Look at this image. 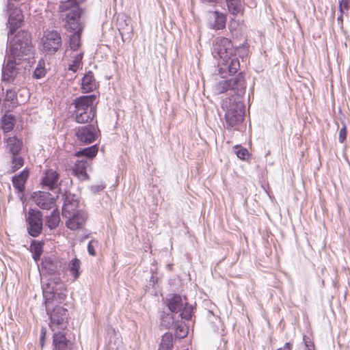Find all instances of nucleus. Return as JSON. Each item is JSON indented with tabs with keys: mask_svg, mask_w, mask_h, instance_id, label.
Wrapping results in <instances>:
<instances>
[{
	"mask_svg": "<svg viewBox=\"0 0 350 350\" xmlns=\"http://www.w3.org/2000/svg\"><path fill=\"white\" fill-rule=\"evenodd\" d=\"M10 45L2 68L1 81L12 83L16 79L21 81L31 68L30 55L33 45L31 34L20 31L14 38L9 37Z\"/></svg>",
	"mask_w": 350,
	"mask_h": 350,
	"instance_id": "nucleus-1",
	"label": "nucleus"
},
{
	"mask_svg": "<svg viewBox=\"0 0 350 350\" xmlns=\"http://www.w3.org/2000/svg\"><path fill=\"white\" fill-rule=\"evenodd\" d=\"M42 292L46 311L50 317L49 326L53 332L56 326L64 327L68 311L63 307L56 305L64 301L66 297L67 291L64 284L59 277L55 276L49 278L43 285Z\"/></svg>",
	"mask_w": 350,
	"mask_h": 350,
	"instance_id": "nucleus-2",
	"label": "nucleus"
},
{
	"mask_svg": "<svg viewBox=\"0 0 350 350\" xmlns=\"http://www.w3.org/2000/svg\"><path fill=\"white\" fill-rule=\"evenodd\" d=\"M98 103L96 94L81 96L75 99L73 116L78 123H86L92 120L96 114V108Z\"/></svg>",
	"mask_w": 350,
	"mask_h": 350,
	"instance_id": "nucleus-3",
	"label": "nucleus"
},
{
	"mask_svg": "<svg viewBox=\"0 0 350 350\" xmlns=\"http://www.w3.org/2000/svg\"><path fill=\"white\" fill-rule=\"evenodd\" d=\"M222 108L226 111L225 119L228 129L239 131V124L243 120L245 107L237 98L232 97L223 101Z\"/></svg>",
	"mask_w": 350,
	"mask_h": 350,
	"instance_id": "nucleus-4",
	"label": "nucleus"
},
{
	"mask_svg": "<svg viewBox=\"0 0 350 350\" xmlns=\"http://www.w3.org/2000/svg\"><path fill=\"white\" fill-rule=\"evenodd\" d=\"M230 40L224 37H217L213 41V54L223 61L236 55L237 50Z\"/></svg>",
	"mask_w": 350,
	"mask_h": 350,
	"instance_id": "nucleus-5",
	"label": "nucleus"
},
{
	"mask_svg": "<svg viewBox=\"0 0 350 350\" xmlns=\"http://www.w3.org/2000/svg\"><path fill=\"white\" fill-rule=\"evenodd\" d=\"M42 48L49 55L55 54L62 45L60 34L56 31L46 33L42 38Z\"/></svg>",
	"mask_w": 350,
	"mask_h": 350,
	"instance_id": "nucleus-6",
	"label": "nucleus"
},
{
	"mask_svg": "<svg viewBox=\"0 0 350 350\" xmlns=\"http://www.w3.org/2000/svg\"><path fill=\"white\" fill-rule=\"evenodd\" d=\"M42 214L39 211L31 209L28 213L27 230L29 234L33 237H38L42 229Z\"/></svg>",
	"mask_w": 350,
	"mask_h": 350,
	"instance_id": "nucleus-7",
	"label": "nucleus"
},
{
	"mask_svg": "<svg viewBox=\"0 0 350 350\" xmlns=\"http://www.w3.org/2000/svg\"><path fill=\"white\" fill-rule=\"evenodd\" d=\"M12 1H8V21L9 27L8 37L14 34L16 30L20 27L23 22V16L21 10L18 8H13Z\"/></svg>",
	"mask_w": 350,
	"mask_h": 350,
	"instance_id": "nucleus-8",
	"label": "nucleus"
},
{
	"mask_svg": "<svg viewBox=\"0 0 350 350\" xmlns=\"http://www.w3.org/2000/svg\"><path fill=\"white\" fill-rule=\"evenodd\" d=\"M79 207L78 198L73 194H66L62 206L63 217H70L73 216V214H76V213L84 212Z\"/></svg>",
	"mask_w": 350,
	"mask_h": 350,
	"instance_id": "nucleus-9",
	"label": "nucleus"
},
{
	"mask_svg": "<svg viewBox=\"0 0 350 350\" xmlns=\"http://www.w3.org/2000/svg\"><path fill=\"white\" fill-rule=\"evenodd\" d=\"M207 26L210 29L222 30L226 27V15L218 11H209L206 14Z\"/></svg>",
	"mask_w": 350,
	"mask_h": 350,
	"instance_id": "nucleus-10",
	"label": "nucleus"
},
{
	"mask_svg": "<svg viewBox=\"0 0 350 350\" xmlns=\"http://www.w3.org/2000/svg\"><path fill=\"white\" fill-rule=\"evenodd\" d=\"M32 198L36 204L42 209L49 210L53 207L55 198L49 192H34Z\"/></svg>",
	"mask_w": 350,
	"mask_h": 350,
	"instance_id": "nucleus-11",
	"label": "nucleus"
},
{
	"mask_svg": "<svg viewBox=\"0 0 350 350\" xmlns=\"http://www.w3.org/2000/svg\"><path fill=\"white\" fill-rule=\"evenodd\" d=\"M165 304L171 312L178 313L182 310L183 306L187 304V299L179 295L172 294L165 298Z\"/></svg>",
	"mask_w": 350,
	"mask_h": 350,
	"instance_id": "nucleus-12",
	"label": "nucleus"
},
{
	"mask_svg": "<svg viewBox=\"0 0 350 350\" xmlns=\"http://www.w3.org/2000/svg\"><path fill=\"white\" fill-rule=\"evenodd\" d=\"M66 220V226L72 230H79L83 227L87 219V215L85 212L76 213L70 217H64Z\"/></svg>",
	"mask_w": 350,
	"mask_h": 350,
	"instance_id": "nucleus-13",
	"label": "nucleus"
},
{
	"mask_svg": "<svg viewBox=\"0 0 350 350\" xmlns=\"http://www.w3.org/2000/svg\"><path fill=\"white\" fill-rule=\"evenodd\" d=\"M59 175L52 169L46 170L42 178V185L43 187L50 190L55 189L59 185Z\"/></svg>",
	"mask_w": 350,
	"mask_h": 350,
	"instance_id": "nucleus-14",
	"label": "nucleus"
},
{
	"mask_svg": "<svg viewBox=\"0 0 350 350\" xmlns=\"http://www.w3.org/2000/svg\"><path fill=\"white\" fill-rule=\"evenodd\" d=\"M70 7L72 8L66 15L65 23L79 21L80 18V12L78 6L76 5V0H68L62 5V10H67Z\"/></svg>",
	"mask_w": 350,
	"mask_h": 350,
	"instance_id": "nucleus-15",
	"label": "nucleus"
},
{
	"mask_svg": "<svg viewBox=\"0 0 350 350\" xmlns=\"http://www.w3.org/2000/svg\"><path fill=\"white\" fill-rule=\"evenodd\" d=\"M98 86L94 74L92 71H88L81 80V89L83 93H88L95 90Z\"/></svg>",
	"mask_w": 350,
	"mask_h": 350,
	"instance_id": "nucleus-16",
	"label": "nucleus"
},
{
	"mask_svg": "<svg viewBox=\"0 0 350 350\" xmlns=\"http://www.w3.org/2000/svg\"><path fill=\"white\" fill-rule=\"evenodd\" d=\"M90 163L86 159L77 160L73 168L74 174L80 180H88L89 176L86 172Z\"/></svg>",
	"mask_w": 350,
	"mask_h": 350,
	"instance_id": "nucleus-17",
	"label": "nucleus"
},
{
	"mask_svg": "<svg viewBox=\"0 0 350 350\" xmlns=\"http://www.w3.org/2000/svg\"><path fill=\"white\" fill-rule=\"evenodd\" d=\"M54 350H70L71 342L64 334L59 332L53 334Z\"/></svg>",
	"mask_w": 350,
	"mask_h": 350,
	"instance_id": "nucleus-18",
	"label": "nucleus"
},
{
	"mask_svg": "<svg viewBox=\"0 0 350 350\" xmlns=\"http://www.w3.org/2000/svg\"><path fill=\"white\" fill-rule=\"evenodd\" d=\"M6 150L12 154H19L23 147V142L16 135L8 137L5 139Z\"/></svg>",
	"mask_w": 350,
	"mask_h": 350,
	"instance_id": "nucleus-19",
	"label": "nucleus"
},
{
	"mask_svg": "<svg viewBox=\"0 0 350 350\" xmlns=\"http://www.w3.org/2000/svg\"><path fill=\"white\" fill-rule=\"evenodd\" d=\"M29 177V171L27 170L21 172L18 175L12 178V184L14 187L19 192L23 193L25 190V185Z\"/></svg>",
	"mask_w": 350,
	"mask_h": 350,
	"instance_id": "nucleus-20",
	"label": "nucleus"
},
{
	"mask_svg": "<svg viewBox=\"0 0 350 350\" xmlns=\"http://www.w3.org/2000/svg\"><path fill=\"white\" fill-rule=\"evenodd\" d=\"M228 81L230 90H232L237 94L242 93L245 88L244 79L240 75Z\"/></svg>",
	"mask_w": 350,
	"mask_h": 350,
	"instance_id": "nucleus-21",
	"label": "nucleus"
},
{
	"mask_svg": "<svg viewBox=\"0 0 350 350\" xmlns=\"http://www.w3.org/2000/svg\"><path fill=\"white\" fill-rule=\"evenodd\" d=\"M81 261L77 258H72L68 263V270L75 280L77 279L80 275Z\"/></svg>",
	"mask_w": 350,
	"mask_h": 350,
	"instance_id": "nucleus-22",
	"label": "nucleus"
},
{
	"mask_svg": "<svg viewBox=\"0 0 350 350\" xmlns=\"http://www.w3.org/2000/svg\"><path fill=\"white\" fill-rule=\"evenodd\" d=\"M60 221L59 213L57 209L53 210L51 215L46 219V225L50 229L55 228Z\"/></svg>",
	"mask_w": 350,
	"mask_h": 350,
	"instance_id": "nucleus-23",
	"label": "nucleus"
},
{
	"mask_svg": "<svg viewBox=\"0 0 350 350\" xmlns=\"http://www.w3.org/2000/svg\"><path fill=\"white\" fill-rule=\"evenodd\" d=\"M14 124L15 118L12 114L4 115L1 120V128L4 131L12 130Z\"/></svg>",
	"mask_w": 350,
	"mask_h": 350,
	"instance_id": "nucleus-24",
	"label": "nucleus"
},
{
	"mask_svg": "<svg viewBox=\"0 0 350 350\" xmlns=\"http://www.w3.org/2000/svg\"><path fill=\"white\" fill-rule=\"evenodd\" d=\"M98 152V148L96 145L92 146L88 148H83L82 150L78 151L75 155L77 157L83 156L87 158L92 159L96 155Z\"/></svg>",
	"mask_w": 350,
	"mask_h": 350,
	"instance_id": "nucleus-25",
	"label": "nucleus"
},
{
	"mask_svg": "<svg viewBox=\"0 0 350 350\" xmlns=\"http://www.w3.org/2000/svg\"><path fill=\"white\" fill-rule=\"evenodd\" d=\"M228 66L230 75H234L238 72L240 68L239 61L237 57H230L229 59L224 61Z\"/></svg>",
	"mask_w": 350,
	"mask_h": 350,
	"instance_id": "nucleus-26",
	"label": "nucleus"
},
{
	"mask_svg": "<svg viewBox=\"0 0 350 350\" xmlns=\"http://www.w3.org/2000/svg\"><path fill=\"white\" fill-rule=\"evenodd\" d=\"M98 133H76L78 139L85 144H90L98 137Z\"/></svg>",
	"mask_w": 350,
	"mask_h": 350,
	"instance_id": "nucleus-27",
	"label": "nucleus"
},
{
	"mask_svg": "<svg viewBox=\"0 0 350 350\" xmlns=\"http://www.w3.org/2000/svg\"><path fill=\"white\" fill-rule=\"evenodd\" d=\"M172 335L166 333L162 337L159 350H172Z\"/></svg>",
	"mask_w": 350,
	"mask_h": 350,
	"instance_id": "nucleus-28",
	"label": "nucleus"
},
{
	"mask_svg": "<svg viewBox=\"0 0 350 350\" xmlns=\"http://www.w3.org/2000/svg\"><path fill=\"white\" fill-rule=\"evenodd\" d=\"M11 163V173H13L23 165L24 159L19 154H12Z\"/></svg>",
	"mask_w": 350,
	"mask_h": 350,
	"instance_id": "nucleus-29",
	"label": "nucleus"
},
{
	"mask_svg": "<svg viewBox=\"0 0 350 350\" xmlns=\"http://www.w3.org/2000/svg\"><path fill=\"white\" fill-rule=\"evenodd\" d=\"M83 53L81 52L76 55L73 56L72 63L69 64L68 70L76 72L78 69L82 66V58Z\"/></svg>",
	"mask_w": 350,
	"mask_h": 350,
	"instance_id": "nucleus-30",
	"label": "nucleus"
},
{
	"mask_svg": "<svg viewBox=\"0 0 350 350\" xmlns=\"http://www.w3.org/2000/svg\"><path fill=\"white\" fill-rule=\"evenodd\" d=\"M161 326L170 329L174 325V317L171 314H163L161 319Z\"/></svg>",
	"mask_w": 350,
	"mask_h": 350,
	"instance_id": "nucleus-31",
	"label": "nucleus"
},
{
	"mask_svg": "<svg viewBox=\"0 0 350 350\" xmlns=\"http://www.w3.org/2000/svg\"><path fill=\"white\" fill-rule=\"evenodd\" d=\"M228 11L233 15H237L242 11V6L239 1L227 3Z\"/></svg>",
	"mask_w": 350,
	"mask_h": 350,
	"instance_id": "nucleus-32",
	"label": "nucleus"
},
{
	"mask_svg": "<svg viewBox=\"0 0 350 350\" xmlns=\"http://www.w3.org/2000/svg\"><path fill=\"white\" fill-rule=\"evenodd\" d=\"M5 102H10L12 107H16L18 104L16 93L14 90L9 89L6 91Z\"/></svg>",
	"mask_w": 350,
	"mask_h": 350,
	"instance_id": "nucleus-33",
	"label": "nucleus"
},
{
	"mask_svg": "<svg viewBox=\"0 0 350 350\" xmlns=\"http://www.w3.org/2000/svg\"><path fill=\"white\" fill-rule=\"evenodd\" d=\"M192 306L189 305L188 303L185 304L182 308V310L180 312V316L182 319H185L186 320H189L191 318L192 314Z\"/></svg>",
	"mask_w": 350,
	"mask_h": 350,
	"instance_id": "nucleus-34",
	"label": "nucleus"
},
{
	"mask_svg": "<svg viewBox=\"0 0 350 350\" xmlns=\"http://www.w3.org/2000/svg\"><path fill=\"white\" fill-rule=\"evenodd\" d=\"M230 90L228 81H221L217 83L215 88L216 94H222Z\"/></svg>",
	"mask_w": 350,
	"mask_h": 350,
	"instance_id": "nucleus-35",
	"label": "nucleus"
},
{
	"mask_svg": "<svg viewBox=\"0 0 350 350\" xmlns=\"http://www.w3.org/2000/svg\"><path fill=\"white\" fill-rule=\"evenodd\" d=\"M80 46V38L79 35L73 33L70 36V46L72 50L77 51Z\"/></svg>",
	"mask_w": 350,
	"mask_h": 350,
	"instance_id": "nucleus-36",
	"label": "nucleus"
},
{
	"mask_svg": "<svg viewBox=\"0 0 350 350\" xmlns=\"http://www.w3.org/2000/svg\"><path fill=\"white\" fill-rule=\"evenodd\" d=\"M234 148L237 150L234 152L238 158L245 160L246 157H248L249 152L246 148L239 146H235Z\"/></svg>",
	"mask_w": 350,
	"mask_h": 350,
	"instance_id": "nucleus-37",
	"label": "nucleus"
},
{
	"mask_svg": "<svg viewBox=\"0 0 350 350\" xmlns=\"http://www.w3.org/2000/svg\"><path fill=\"white\" fill-rule=\"evenodd\" d=\"M33 251V259L37 261L40 259L42 253V249L40 244H36L34 245L32 247Z\"/></svg>",
	"mask_w": 350,
	"mask_h": 350,
	"instance_id": "nucleus-38",
	"label": "nucleus"
},
{
	"mask_svg": "<svg viewBox=\"0 0 350 350\" xmlns=\"http://www.w3.org/2000/svg\"><path fill=\"white\" fill-rule=\"evenodd\" d=\"M65 27L71 31L77 32L80 30L79 21L66 22L65 23Z\"/></svg>",
	"mask_w": 350,
	"mask_h": 350,
	"instance_id": "nucleus-39",
	"label": "nucleus"
},
{
	"mask_svg": "<svg viewBox=\"0 0 350 350\" xmlns=\"http://www.w3.org/2000/svg\"><path fill=\"white\" fill-rule=\"evenodd\" d=\"M46 74V70L43 67H37L33 74V77L36 79H40Z\"/></svg>",
	"mask_w": 350,
	"mask_h": 350,
	"instance_id": "nucleus-40",
	"label": "nucleus"
},
{
	"mask_svg": "<svg viewBox=\"0 0 350 350\" xmlns=\"http://www.w3.org/2000/svg\"><path fill=\"white\" fill-rule=\"evenodd\" d=\"M339 9L341 12L343 10H348L350 9V0H341L339 3Z\"/></svg>",
	"mask_w": 350,
	"mask_h": 350,
	"instance_id": "nucleus-41",
	"label": "nucleus"
},
{
	"mask_svg": "<svg viewBox=\"0 0 350 350\" xmlns=\"http://www.w3.org/2000/svg\"><path fill=\"white\" fill-rule=\"evenodd\" d=\"M126 26L127 27L126 28H124V27H122V25L120 23L119 24V31H120V34L122 36H123L125 33L131 35L133 33V28H132V27L131 26L128 27L127 24H126Z\"/></svg>",
	"mask_w": 350,
	"mask_h": 350,
	"instance_id": "nucleus-42",
	"label": "nucleus"
},
{
	"mask_svg": "<svg viewBox=\"0 0 350 350\" xmlns=\"http://www.w3.org/2000/svg\"><path fill=\"white\" fill-rule=\"evenodd\" d=\"M93 243H94V241H92L88 243V253L92 256H94L96 254V252H95V250H94V248L93 246Z\"/></svg>",
	"mask_w": 350,
	"mask_h": 350,
	"instance_id": "nucleus-43",
	"label": "nucleus"
},
{
	"mask_svg": "<svg viewBox=\"0 0 350 350\" xmlns=\"http://www.w3.org/2000/svg\"><path fill=\"white\" fill-rule=\"evenodd\" d=\"M104 186L100 185H93L91 187V190L92 191L94 192V193H97V192H99L100 191L103 190L104 189Z\"/></svg>",
	"mask_w": 350,
	"mask_h": 350,
	"instance_id": "nucleus-44",
	"label": "nucleus"
},
{
	"mask_svg": "<svg viewBox=\"0 0 350 350\" xmlns=\"http://www.w3.org/2000/svg\"><path fill=\"white\" fill-rule=\"evenodd\" d=\"M94 129L90 125H85L84 126L79 127L78 131H93Z\"/></svg>",
	"mask_w": 350,
	"mask_h": 350,
	"instance_id": "nucleus-45",
	"label": "nucleus"
},
{
	"mask_svg": "<svg viewBox=\"0 0 350 350\" xmlns=\"http://www.w3.org/2000/svg\"><path fill=\"white\" fill-rule=\"evenodd\" d=\"M347 137V133H340L338 140L340 143H343Z\"/></svg>",
	"mask_w": 350,
	"mask_h": 350,
	"instance_id": "nucleus-46",
	"label": "nucleus"
},
{
	"mask_svg": "<svg viewBox=\"0 0 350 350\" xmlns=\"http://www.w3.org/2000/svg\"><path fill=\"white\" fill-rule=\"evenodd\" d=\"M187 333V331H185V330H183V329H180V333H178V332H176V336H177L178 338H184L185 336H186Z\"/></svg>",
	"mask_w": 350,
	"mask_h": 350,
	"instance_id": "nucleus-47",
	"label": "nucleus"
},
{
	"mask_svg": "<svg viewBox=\"0 0 350 350\" xmlns=\"http://www.w3.org/2000/svg\"><path fill=\"white\" fill-rule=\"evenodd\" d=\"M291 345L289 342H286L283 347L279 348L277 350H291Z\"/></svg>",
	"mask_w": 350,
	"mask_h": 350,
	"instance_id": "nucleus-48",
	"label": "nucleus"
},
{
	"mask_svg": "<svg viewBox=\"0 0 350 350\" xmlns=\"http://www.w3.org/2000/svg\"><path fill=\"white\" fill-rule=\"evenodd\" d=\"M201 1L203 3H217L218 1V0H201Z\"/></svg>",
	"mask_w": 350,
	"mask_h": 350,
	"instance_id": "nucleus-49",
	"label": "nucleus"
},
{
	"mask_svg": "<svg viewBox=\"0 0 350 350\" xmlns=\"http://www.w3.org/2000/svg\"><path fill=\"white\" fill-rule=\"evenodd\" d=\"M44 334H43L41 337H40V342H41V344H42V346L43 345V340H44Z\"/></svg>",
	"mask_w": 350,
	"mask_h": 350,
	"instance_id": "nucleus-50",
	"label": "nucleus"
},
{
	"mask_svg": "<svg viewBox=\"0 0 350 350\" xmlns=\"http://www.w3.org/2000/svg\"><path fill=\"white\" fill-rule=\"evenodd\" d=\"M340 131H341V132L346 131V127L343 126L342 128L340 129Z\"/></svg>",
	"mask_w": 350,
	"mask_h": 350,
	"instance_id": "nucleus-51",
	"label": "nucleus"
},
{
	"mask_svg": "<svg viewBox=\"0 0 350 350\" xmlns=\"http://www.w3.org/2000/svg\"><path fill=\"white\" fill-rule=\"evenodd\" d=\"M229 29L232 30V22L228 25Z\"/></svg>",
	"mask_w": 350,
	"mask_h": 350,
	"instance_id": "nucleus-52",
	"label": "nucleus"
}]
</instances>
